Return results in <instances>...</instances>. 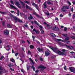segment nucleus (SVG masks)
Masks as SVG:
<instances>
[{"mask_svg":"<svg viewBox=\"0 0 75 75\" xmlns=\"http://www.w3.org/2000/svg\"><path fill=\"white\" fill-rule=\"evenodd\" d=\"M49 47L52 51H54L55 52H56V53H57V54H58L59 55H65V56H66L67 55V53L62 52L59 51V50H58V49L56 48H54L51 46H50Z\"/></svg>","mask_w":75,"mask_h":75,"instance_id":"f257e3e1","label":"nucleus"},{"mask_svg":"<svg viewBox=\"0 0 75 75\" xmlns=\"http://www.w3.org/2000/svg\"><path fill=\"white\" fill-rule=\"evenodd\" d=\"M69 69L71 72H75V68L73 67H69Z\"/></svg>","mask_w":75,"mask_h":75,"instance_id":"f03ea898","label":"nucleus"},{"mask_svg":"<svg viewBox=\"0 0 75 75\" xmlns=\"http://www.w3.org/2000/svg\"><path fill=\"white\" fill-rule=\"evenodd\" d=\"M42 7L44 8H47V2H45L43 4L42 6Z\"/></svg>","mask_w":75,"mask_h":75,"instance_id":"7ed1b4c3","label":"nucleus"},{"mask_svg":"<svg viewBox=\"0 0 75 75\" xmlns=\"http://www.w3.org/2000/svg\"><path fill=\"white\" fill-rule=\"evenodd\" d=\"M15 20L16 22H17V21H18V22H19L20 23L22 22V21L19 19H18L17 17H15Z\"/></svg>","mask_w":75,"mask_h":75,"instance_id":"20e7f679","label":"nucleus"},{"mask_svg":"<svg viewBox=\"0 0 75 75\" xmlns=\"http://www.w3.org/2000/svg\"><path fill=\"white\" fill-rule=\"evenodd\" d=\"M3 71V68L0 65V75L2 74Z\"/></svg>","mask_w":75,"mask_h":75,"instance_id":"39448f33","label":"nucleus"},{"mask_svg":"<svg viewBox=\"0 0 75 75\" xmlns=\"http://www.w3.org/2000/svg\"><path fill=\"white\" fill-rule=\"evenodd\" d=\"M65 46L66 47H67V48H69V49H74V47H73V46H68L67 45H65Z\"/></svg>","mask_w":75,"mask_h":75,"instance_id":"423d86ee","label":"nucleus"},{"mask_svg":"<svg viewBox=\"0 0 75 75\" xmlns=\"http://www.w3.org/2000/svg\"><path fill=\"white\" fill-rule=\"evenodd\" d=\"M32 4L33 6H35V7L37 9V10H38V5H37L35 4L34 2H32Z\"/></svg>","mask_w":75,"mask_h":75,"instance_id":"0eeeda50","label":"nucleus"},{"mask_svg":"<svg viewBox=\"0 0 75 75\" xmlns=\"http://www.w3.org/2000/svg\"><path fill=\"white\" fill-rule=\"evenodd\" d=\"M38 69H40V68H43V69H45V68H46V67H45L43 66L42 65H41L39 66H38Z\"/></svg>","mask_w":75,"mask_h":75,"instance_id":"6e6552de","label":"nucleus"},{"mask_svg":"<svg viewBox=\"0 0 75 75\" xmlns=\"http://www.w3.org/2000/svg\"><path fill=\"white\" fill-rule=\"evenodd\" d=\"M33 31H35L36 34H38L40 33V31L38 30H35V29H33Z\"/></svg>","mask_w":75,"mask_h":75,"instance_id":"1a4fd4ad","label":"nucleus"},{"mask_svg":"<svg viewBox=\"0 0 75 75\" xmlns=\"http://www.w3.org/2000/svg\"><path fill=\"white\" fill-rule=\"evenodd\" d=\"M59 30V28L57 27H56V26H55L53 28V30H54V31H58Z\"/></svg>","mask_w":75,"mask_h":75,"instance_id":"9d476101","label":"nucleus"},{"mask_svg":"<svg viewBox=\"0 0 75 75\" xmlns=\"http://www.w3.org/2000/svg\"><path fill=\"white\" fill-rule=\"evenodd\" d=\"M4 34L5 35H8L9 34V32L8 30H5L4 31Z\"/></svg>","mask_w":75,"mask_h":75,"instance_id":"9b49d317","label":"nucleus"},{"mask_svg":"<svg viewBox=\"0 0 75 75\" xmlns=\"http://www.w3.org/2000/svg\"><path fill=\"white\" fill-rule=\"evenodd\" d=\"M15 4H16V6H17L19 7V8H21V7L20 6H19V3L18 2H16L15 3Z\"/></svg>","mask_w":75,"mask_h":75,"instance_id":"f8f14e48","label":"nucleus"},{"mask_svg":"<svg viewBox=\"0 0 75 75\" xmlns=\"http://www.w3.org/2000/svg\"><path fill=\"white\" fill-rule=\"evenodd\" d=\"M50 54L49 52L47 51H46L45 52V55L46 56H48L50 55Z\"/></svg>","mask_w":75,"mask_h":75,"instance_id":"ddd939ff","label":"nucleus"},{"mask_svg":"<svg viewBox=\"0 0 75 75\" xmlns=\"http://www.w3.org/2000/svg\"><path fill=\"white\" fill-rule=\"evenodd\" d=\"M26 8L27 9H29V10H31V8L30 7V6L27 5V4L26 5Z\"/></svg>","mask_w":75,"mask_h":75,"instance_id":"4468645a","label":"nucleus"},{"mask_svg":"<svg viewBox=\"0 0 75 75\" xmlns=\"http://www.w3.org/2000/svg\"><path fill=\"white\" fill-rule=\"evenodd\" d=\"M52 1H47V3L48 4H52Z\"/></svg>","mask_w":75,"mask_h":75,"instance_id":"2eb2a0df","label":"nucleus"},{"mask_svg":"<svg viewBox=\"0 0 75 75\" xmlns=\"http://www.w3.org/2000/svg\"><path fill=\"white\" fill-rule=\"evenodd\" d=\"M9 5L10 7H11L12 8H15V9H16V10H17V8H16L15 7H14V6H13V5L10 4Z\"/></svg>","mask_w":75,"mask_h":75,"instance_id":"dca6fc26","label":"nucleus"},{"mask_svg":"<svg viewBox=\"0 0 75 75\" xmlns=\"http://www.w3.org/2000/svg\"><path fill=\"white\" fill-rule=\"evenodd\" d=\"M65 9H66L64 7V6H63V8H61L62 11L65 12Z\"/></svg>","mask_w":75,"mask_h":75,"instance_id":"f3484780","label":"nucleus"},{"mask_svg":"<svg viewBox=\"0 0 75 75\" xmlns=\"http://www.w3.org/2000/svg\"><path fill=\"white\" fill-rule=\"evenodd\" d=\"M6 49L7 51H9L10 50V48L9 47V45H8L6 47Z\"/></svg>","mask_w":75,"mask_h":75,"instance_id":"a211bd4d","label":"nucleus"},{"mask_svg":"<svg viewBox=\"0 0 75 75\" xmlns=\"http://www.w3.org/2000/svg\"><path fill=\"white\" fill-rule=\"evenodd\" d=\"M38 51L40 52H41V51H42V49H40V47L38 48Z\"/></svg>","mask_w":75,"mask_h":75,"instance_id":"6ab92c4d","label":"nucleus"},{"mask_svg":"<svg viewBox=\"0 0 75 75\" xmlns=\"http://www.w3.org/2000/svg\"><path fill=\"white\" fill-rule=\"evenodd\" d=\"M51 36L53 37H56V35H55L54 34L52 33H51Z\"/></svg>","mask_w":75,"mask_h":75,"instance_id":"aec40b11","label":"nucleus"},{"mask_svg":"<svg viewBox=\"0 0 75 75\" xmlns=\"http://www.w3.org/2000/svg\"><path fill=\"white\" fill-rule=\"evenodd\" d=\"M33 16H31V14H30V16L28 18V19L30 20V19H33Z\"/></svg>","mask_w":75,"mask_h":75,"instance_id":"412c9836","label":"nucleus"},{"mask_svg":"<svg viewBox=\"0 0 75 75\" xmlns=\"http://www.w3.org/2000/svg\"><path fill=\"white\" fill-rule=\"evenodd\" d=\"M29 60H30V61L32 62V64H35V63L33 62V59H31V58H29Z\"/></svg>","mask_w":75,"mask_h":75,"instance_id":"4be33fe9","label":"nucleus"},{"mask_svg":"<svg viewBox=\"0 0 75 75\" xmlns=\"http://www.w3.org/2000/svg\"><path fill=\"white\" fill-rule=\"evenodd\" d=\"M64 7L66 9H69V7L68 6H64Z\"/></svg>","mask_w":75,"mask_h":75,"instance_id":"5701e85b","label":"nucleus"},{"mask_svg":"<svg viewBox=\"0 0 75 75\" xmlns=\"http://www.w3.org/2000/svg\"><path fill=\"white\" fill-rule=\"evenodd\" d=\"M57 41H62V42H65V40H62L61 39H57Z\"/></svg>","mask_w":75,"mask_h":75,"instance_id":"b1692460","label":"nucleus"},{"mask_svg":"<svg viewBox=\"0 0 75 75\" xmlns=\"http://www.w3.org/2000/svg\"><path fill=\"white\" fill-rule=\"evenodd\" d=\"M41 32L42 34H44V31L42 29H40Z\"/></svg>","mask_w":75,"mask_h":75,"instance_id":"393cba45","label":"nucleus"},{"mask_svg":"<svg viewBox=\"0 0 75 75\" xmlns=\"http://www.w3.org/2000/svg\"><path fill=\"white\" fill-rule=\"evenodd\" d=\"M59 44L60 46H63V45H64V44L62 43L59 42Z\"/></svg>","mask_w":75,"mask_h":75,"instance_id":"a878e982","label":"nucleus"},{"mask_svg":"<svg viewBox=\"0 0 75 75\" xmlns=\"http://www.w3.org/2000/svg\"><path fill=\"white\" fill-rule=\"evenodd\" d=\"M13 66H14V65L13 64H11V63H10V64L8 65V67H13Z\"/></svg>","mask_w":75,"mask_h":75,"instance_id":"bb28decb","label":"nucleus"},{"mask_svg":"<svg viewBox=\"0 0 75 75\" xmlns=\"http://www.w3.org/2000/svg\"><path fill=\"white\" fill-rule=\"evenodd\" d=\"M0 13H1V14H6V13L3 12H1L0 11Z\"/></svg>","mask_w":75,"mask_h":75,"instance_id":"cd10ccee","label":"nucleus"},{"mask_svg":"<svg viewBox=\"0 0 75 75\" xmlns=\"http://www.w3.org/2000/svg\"><path fill=\"white\" fill-rule=\"evenodd\" d=\"M69 40V38L67 37L65 38V41H67V40Z\"/></svg>","mask_w":75,"mask_h":75,"instance_id":"c85d7f7f","label":"nucleus"},{"mask_svg":"<svg viewBox=\"0 0 75 75\" xmlns=\"http://www.w3.org/2000/svg\"><path fill=\"white\" fill-rule=\"evenodd\" d=\"M45 14H46V15H47V16H50V13L47 12H45Z\"/></svg>","mask_w":75,"mask_h":75,"instance_id":"c756f323","label":"nucleus"},{"mask_svg":"<svg viewBox=\"0 0 75 75\" xmlns=\"http://www.w3.org/2000/svg\"><path fill=\"white\" fill-rule=\"evenodd\" d=\"M11 61H12V62H15V61L14 60V59L13 58H12L11 59Z\"/></svg>","mask_w":75,"mask_h":75,"instance_id":"7c9ffc66","label":"nucleus"},{"mask_svg":"<svg viewBox=\"0 0 75 75\" xmlns=\"http://www.w3.org/2000/svg\"><path fill=\"white\" fill-rule=\"evenodd\" d=\"M32 67L33 68L34 71H35V67H34V66L33 65L32 66Z\"/></svg>","mask_w":75,"mask_h":75,"instance_id":"2f4dec72","label":"nucleus"},{"mask_svg":"<svg viewBox=\"0 0 75 75\" xmlns=\"http://www.w3.org/2000/svg\"><path fill=\"white\" fill-rule=\"evenodd\" d=\"M34 22H35V24H37L38 25H40V24H39V23H37V22L35 21Z\"/></svg>","mask_w":75,"mask_h":75,"instance_id":"473e14b6","label":"nucleus"},{"mask_svg":"<svg viewBox=\"0 0 75 75\" xmlns=\"http://www.w3.org/2000/svg\"><path fill=\"white\" fill-rule=\"evenodd\" d=\"M25 3H26L27 4H30V2H28V1H24Z\"/></svg>","mask_w":75,"mask_h":75,"instance_id":"72a5a7b5","label":"nucleus"},{"mask_svg":"<svg viewBox=\"0 0 75 75\" xmlns=\"http://www.w3.org/2000/svg\"><path fill=\"white\" fill-rule=\"evenodd\" d=\"M21 3L22 4H23V7H24L25 6V4H24V3H23V2H21Z\"/></svg>","mask_w":75,"mask_h":75,"instance_id":"f704fd0d","label":"nucleus"},{"mask_svg":"<svg viewBox=\"0 0 75 75\" xmlns=\"http://www.w3.org/2000/svg\"><path fill=\"white\" fill-rule=\"evenodd\" d=\"M27 69L28 71L29 70V68H30V67L28 66V65H27Z\"/></svg>","mask_w":75,"mask_h":75,"instance_id":"c9c22d12","label":"nucleus"},{"mask_svg":"<svg viewBox=\"0 0 75 75\" xmlns=\"http://www.w3.org/2000/svg\"><path fill=\"white\" fill-rule=\"evenodd\" d=\"M21 71L22 72H23V73H24V72H25V71L23 69H21Z\"/></svg>","mask_w":75,"mask_h":75,"instance_id":"e433bc0d","label":"nucleus"},{"mask_svg":"<svg viewBox=\"0 0 75 75\" xmlns=\"http://www.w3.org/2000/svg\"><path fill=\"white\" fill-rule=\"evenodd\" d=\"M30 48L31 49L34 48V46H33V45H31L30 46Z\"/></svg>","mask_w":75,"mask_h":75,"instance_id":"4c0bfd02","label":"nucleus"},{"mask_svg":"<svg viewBox=\"0 0 75 75\" xmlns=\"http://www.w3.org/2000/svg\"><path fill=\"white\" fill-rule=\"evenodd\" d=\"M4 58V56H2L0 59V60H2V59H3V58Z\"/></svg>","mask_w":75,"mask_h":75,"instance_id":"58836bf2","label":"nucleus"},{"mask_svg":"<svg viewBox=\"0 0 75 75\" xmlns=\"http://www.w3.org/2000/svg\"><path fill=\"white\" fill-rule=\"evenodd\" d=\"M32 38L33 41H35V37L34 35L32 36Z\"/></svg>","mask_w":75,"mask_h":75,"instance_id":"ea45409f","label":"nucleus"},{"mask_svg":"<svg viewBox=\"0 0 75 75\" xmlns=\"http://www.w3.org/2000/svg\"><path fill=\"white\" fill-rule=\"evenodd\" d=\"M62 52H65L66 51V50L63 49L62 50Z\"/></svg>","mask_w":75,"mask_h":75,"instance_id":"a19ab883","label":"nucleus"},{"mask_svg":"<svg viewBox=\"0 0 75 75\" xmlns=\"http://www.w3.org/2000/svg\"><path fill=\"white\" fill-rule=\"evenodd\" d=\"M38 72H39V70H37L35 71V73L36 74H38Z\"/></svg>","mask_w":75,"mask_h":75,"instance_id":"79ce46f5","label":"nucleus"},{"mask_svg":"<svg viewBox=\"0 0 75 75\" xmlns=\"http://www.w3.org/2000/svg\"><path fill=\"white\" fill-rule=\"evenodd\" d=\"M7 26H8V27L9 28H11V25H10L9 24Z\"/></svg>","mask_w":75,"mask_h":75,"instance_id":"37998d69","label":"nucleus"},{"mask_svg":"<svg viewBox=\"0 0 75 75\" xmlns=\"http://www.w3.org/2000/svg\"><path fill=\"white\" fill-rule=\"evenodd\" d=\"M64 30L65 31H66L67 30V28H64Z\"/></svg>","mask_w":75,"mask_h":75,"instance_id":"c03bdc74","label":"nucleus"},{"mask_svg":"<svg viewBox=\"0 0 75 75\" xmlns=\"http://www.w3.org/2000/svg\"><path fill=\"white\" fill-rule=\"evenodd\" d=\"M11 3L12 4H14V2L12 1L11 0Z\"/></svg>","mask_w":75,"mask_h":75,"instance_id":"a18cd8bd","label":"nucleus"},{"mask_svg":"<svg viewBox=\"0 0 75 75\" xmlns=\"http://www.w3.org/2000/svg\"><path fill=\"white\" fill-rule=\"evenodd\" d=\"M2 24H3V26H5V25H4V22L2 21Z\"/></svg>","mask_w":75,"mask_h":75,"instance_id":"49530a36","label":"nucleus"},{"mask_svg":"<svg viewBox=\"0 0 75 75\" xmlns=\"http://www.w3.org/2000/svg\"><path fill=\"white\" fill-rule=\"evenodd\" d=\"M10 16L11 17H14V16H13L12 14H10Z\"/></svg>","mask_w":75,"mask_h":75,"instance_id":"de8ad7c7","label":"nucleus"},{"mask_svg":"<svg viewBox=\"0 0 75 75\" xmlns=\"http://www.w3.org/2000/svg\"><path fill=\"white\" fill-rule=\"evenodd\" d=\"M28 54H29V55H31V52L29 50L28 51Z\"/></svg>","mask_w":75,"mask_h":75,"instance_id":"09e8293b","label":"nucleus"},{"mask_svg":"<svg viewBox=\"0 0 75 75\" xmlns=\"http://www.w3.org/2000/svg\"><path fill=\"white\" fill-rule=\"evenodd\" d=\"M66 44H70V41H67V42H66Z\"/></svg>","mask_w":75,"mask_h":75,"instance_id":"8fccbe9b","label":"nucleus"},{"mask_svg":"<svg viewBox=\"0 0 75 75\" xmlns=\"http://www.w3.org/2000/svg\"><path fill=\"white\" fill-rule=\"evenodd\" d=\"M64 37H67V34H63L62 35Z\"/></svg>","mask_w":75,"mask_h":75,"instance_id":"3c124183","label":"nucleus"},{"mask_svg":"<svg viewBox=\"0 0 75 75\" xmlns=\"http://www.w3.org/2000/svg\"><path fill=\"white\" fill-rule=\"evenodd\" d=\"M40 60L41 61H43V59H42V58L40 57Z\"/></svg>","mask_w":75,"mask_h":75,"instance_id":"603ef678","label":"nucleus"},{"mask_svg":"<svg viewBox=\"0 0 75 75\" xmlns=\"http://www.w3.org/2000/svg\"><path fill=\"white\" fill-rule=\"evenodd\" d=\"M2 40H1V39H0V44H1V43H2Z\"/></svg>","mask_w":75,"mask_h":75,"instance_id":"864d4df0","label":"nucleus"},{"mask_svg":"<svg viewBox=\"0 0 75 75\" xmlns=\"http://www.w3.org/2000/svg\"><path fill=\"white\" fill-rule=\"evenodd\" d=\"M18 11V15H19L20 14V12L18 10H17Z\"/></svg>","mask_w":75,"mask_h":75,"instance_id":"5fc2aeb1","label":"nucleus"},{"mask_svg":"<svg viewBox=\"0 0 75 75\" xmlns=\"http://www.w3.org/2000/svg\"><path fill=\"white\" fill-rule=\"evenodd\" d=\"M33 14H35V15H36V16L37 14V13L36 12H33Z\"/></svg>","mask_w":75,"mask_h":75,"instance_id":"6e6d98bb","label":"nucleus"},{"mask_svg":"<svg viewBox=\"0 0 75 75\" xmlns=\"http://www.w3.org/2000/svg\"><path fill=\"white\" fill-rule=\"evenodd\" d=\"M69 17H71V13H70L69 14Z\"/></svg>","mask_w":75,"mask_h":75,"instance_id":"4d7b16f0","label":"nucleus"},{"mask_svg":"<svg viewBox=\"0 0 75 75\" xmlns=\"http://www.w3.org/2000/svg\"><path fill=\"white\" fill-rule=\"evenodd\" d=\"M67 3L69 4V5H71V2H69V1H68Z\"/></svg>","mask_w":75,"mask_h":75,"instance_id":"13d9d810","label":"nucleus"},{"mask_svg":"<svg viewBox=\"0 0 75 75\" xmlns=\"http://www.w3.org/2000/svg\"><path fill=\"white\" fill-rule=\"evenodd\" d=\"M64 69H65V70H66L67 69V66H65L64 67Z\"/></svg>","mask_w":75,"mask_h":75,"instance_id":"bf43d9fd","label":"nucleus"},{"mask_svg":"<svg viewBox=\"0 0 75 75\" xmlns=\"http://www.w3.org/2000/svg\"><path fill=\"white\" fill-rule=\"evenodd\" d=\"M39 27H40V28H41V29H42V26L41 25H40L39 26Z\"/></svg>","mask_w":75,"mask_h":75,"instance_id":"052dcab7","label":"nucleus"},{"mask_svg":"<svg viewBox=\"0 0 75 75\" xmlns=\"http://www.w3.org/2000/svg\"><path fill=\"white\" fill-rule=\"evenodd\" d=\"M10 70H11V71H14V69H12L11 68H10Z\"/></svg>","mask_w":75,"mask_h":75,"instance_id":"680f3d73","label":"nucleus"},{"mask_svg":"<svg viewBox=\"0 0 75 75\" xmlns=\"http://www.w3.org/2000/svg\"><path fill=\"white\" fill-rule=\"evenodd\" d=\"M71 38H72L73 39H75V37L74 36H71Z\"/></svg>","mask_w":75,"mask_h":75,"instance_id":"e2e57ef3","label":"nucleus"},{"mask_svg":"<svg viewBox=\"0 0 75 75\" xmlns=\"http://www.w3.org/2000/svg\"><path fill=\"white\" fill-rule=\"evenodd\" d=\"M73 18H75V14H74L73 15Z\"/></svg>","mask_w":75,"mask_h":75,"instance_id":"0e129e2a","label":"nucleus"},{"mask_svg":"<svg viewBox=\"0 0 75 75\" xmlns=\"http://www.w3.org/2000/svg\"><path fill=\"white\" fill-rule=\"evenodd\" d=\"M36 16L38 17H40V15L38 14H37Z\"/></svg>","mask_w":75,"mask_h":75,"instance_id":"69168bd1","label":"nucleus"},{"mask_svg":"<svg viewBox=\"0 0 75 75\" xmlns=\"http://www.w3.org/2000/svg\"><path fill=\"white\" fill-rule=\"evenodd\" d=\"M60 17H63V15L62 14H60Z\"/></svg>","mask_w":75,"mask_h":75,"instance_id":"338daca9","label":"nucleus"},{"mask_svg":"<svg viewBox=\"0 0 75 75\" xmlns=\"http://www.w3.org/2000/svg\"><path fill=\"white\" fill-rule=\"evenodd\" d=\"M15 56L17 57V55H18V53H16V54H15Z\"/></svg>","mask_w":75,"mask_h":75,"instance_id":"774afa93","label":"nucleus"}]
</instances>
